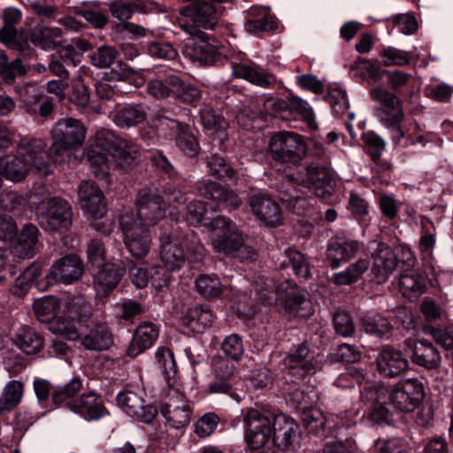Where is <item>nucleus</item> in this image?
I'll return each instance as SVG.
<instances>
[{
  "mask_svg": "<svg viewBox=\"0 0 453 453\" xmlns=\"http://www.w3.org/2000/svg\"><path fill=\"white\" fill-rule=\"evenodd\" d=\"M378 371L388 377L401 375L409 367V362L402 351L392 347H384L377 356Z\"/></svg>",
  "mask_w": 453,
  "mask_h": 453,
  "instance_id": "obj_26",
  "label": "nucleus"
},
{
  "mask_svg": "<svg viewBox=\"0 0 453 453\" xmlns=\"http://www.w3.org/2000/svg\"><path fill=\"white\" fill-rule=\"evenodd\" d=\"M123 269L117 264L107 263L97 268L95 273V288L97 295L104 296L119 282Z\"/></svg>",
  "mask_w": 453,
  "mask_h": 453,
  "instance_id": "obj_32",
  "label": "nucleus"
},
{
  "mask_svg": "<svg viewBox=\"0 0 453 453\" xmlns=\"http://www.w3.org/2000/svg\"><path fill=\"white\" fill-rule=\"evenodd\" d=\"M161 413L173 429L181 431L190 423L191 409L185 396L172 388L161 404Z\"/></svg>",
  "mask_w": 453,
  "mask_h": 453,
  "instance_id": "obj_13",
  "label": "nucleus"
},
{
  "mask_svg": "<svg viewBox=\"0 0 453 453\" xmlns=\"http://www.w3.org/2000/svg\"><path fill=\"white\" fill-rule=\"evenodd\" d=\"M301 417L309 433L319 434L320 432L324 431L326 419L320 410L317 408L304 409Z\"/></svg>",
  "mask_w": 453,
  "mask_h": 453,
  "instance_id": "obj_54",
  "label": "nucleus"
},
{
  "mask_svg": "<svg viewBox=\"0 0 453 453\" xmlns=\"http://www.w3.org/2000/svg\"><path fill=\"white\" fill-rule=\"evenodd\" d=\"M39 230L34 225H26L20 232L16 247L19 256L32 257L38 249Z\"/></svg>",
  "mask_w": 453,
  "mask_h": 453,
  "instance_id": "obj_45",
  "label": "nucleus"
},
{
  "mask_svg": "<svg viewBox=\"0 0 453 453\" xmlns=\"http://www.w3.org/2000/svg\"><path fill=\"white\" fill-rule=\"evenodd\" d=\"M213 321L211 311L204 306L199 305L190 308L185 317L187 326L196 333H203L211 326Z\"/></svg>",
  "mask_w": 453,
  "mask_h": 453,
  "instance_id": "obj_40",
  "label": "nucleus"
},
{
  "mask_svg": "<svg viewBox=\"0 0 453 453\" xmlns=\"http://www.w3.org/2000/svg\"><path fill=\"white\" fill-rule=\"evenodd\" d=\"M221 348L227 359L238 361L243 354V345L241 338L237 334H231L225 338Z\"/></svg>",
  "mask_w": 453,
  "mask_h": 453,
  "instance_id": "obj_61",
  "label": "nucleus"
},
{
  "mask_svg": "<svg viewBox=\"0 0 453 453\" xmlns=\"http://www.w3.org/2000/svg\"><path fill=\"white\" fill-rule=\"evenodd\" d=\"M286 257L296 276L305 280L311 277L310 269L304 256L296 250H288Z\"/></svg>",
  "mask_w": 453,
  "mask_h": 453,
  "instance_id": "obj_60",
  "label": "nucleus"
},
{
  "mask_svg": "<svg viewBox=\"0 0 453 453\" xmlns=\"http://www.w3.org/2000/svg\"><path fill=\"white\" fill-rule=\"evenodd\" d=\"M360 245L353 240L334 242L326 250V260L331 268H338L342 262L349 260L356 256Z\"/></svg>",
  "mask_w": 453,
  "mask_h": 453,
  "instance_id": "obj_34",
  "label": "nucleus"
},
{
  "mask_svg": "<svg viewBox=\"0 0 453 453\" xmlns=\"http://www.w3.org/2000/svg\"><path fill=\"white\" fill-rule=\"evenodd\" d=\"M334 326L336 334L343 336H351L355 326L349 314L344 311H338L334 316Z\"/></svg>",
  "mask_w": 453,
  "mask_h": 453,
  "instance_id": "obj_62",
  "label": "nucleus"
},
{
  "mask_svg": "<svg viewBox=\"0 0 453 453\" xmlns=\"http://www.w3.org/2000/svg\"><path fill=\"white\" fill-rule=\"evenodd\" d=\"M86 132L85 126L79 119H60L51 129V137L78 150L83 145Z\"/></svg>",
  "mask_w": 453,
  "mask_h": 453,
  "instance_id": "obj_20",
  "label": "nucleus"
},
{
  "mask_svg": "<svg viewBox=\"0 0 453 453\" xmlns=\"http://www.w3.org/2000/svg\"><path fill=\"white\" fill-rule=\"evenodd\" d=\"M117 403L121 410L135 420L150 423L157 415V409L146 403L142 395L127 390L117 395Z\"/></svg>",
  "mask_w": 453,
  "mask_h": 453,
  "instance_id": "obj_18",
  "label": "nucleus"
},
{
  "mask_svg": "<svg viewBox=\"0 0 453 453\" xmlns=\"http://www.w3.org/2000/svg\"><path fill=\"white\" fill-rule=\"evenodd\" d=\"M180 250H184L185 259L188 263H200L205 256V249L197 234L189 230L179 236Z\"/></svg>",
  "mask_w": 453,
  "mask_h": 453,
  "instance_id": "obj_38",
  "label": "nucleus"
},
{
  "mask_svg": "<svg viewBox=\"0 0 453 453\" xmlns=\"http://www.w3.org/2000/svg\"><path fill=\"white\" fill-rule=\"evenodd\" d=\"M30 170L40 175H48L50 172L42 140L22 138L16 154L0 156V175L8 180L19 182Z\"/></svg>",
  "mask_w": 453,
  "mask_h": 453,
  "instance_id": "obj_2",
  "label": "nucleus"
},
{
  "mask_svg": "<svg viewBox=\"0 0 453 453\" xmlns=\"http://www.w3.org/2000/svg\"><path fill=\"white\" fill-rule=\"evenodd\" d=\"M160 258L168 270H180L185 264L184 250H180L175 233L164 234L159 238Z\"/></svg>",
  "mask_w": 453,
  "mask_h": 453,
  "instance_id": "obj_25",
  "label": "nucleus"
},
{
  "mask_svg": "<svg viewBox=\"0 0 453 453\" xmlns=\"http://www.w3.org/2000/svg\"><path fill=\"white\" fill-rule=\"evenodd\" d=\"M264 285L265 288L259 290L258 295L265 304L277 301L290 317L304 318L311 313L309 303L291 280L280 283L276 291L271 280H266Z\"/></svg>",
  "mask_w": 453,
  "mask_h": 453,
  "instance_id": "obj_4",
  "label": "nucleus"
},
{
  "mask_svg": "<svg viewBox=\"0 0 453 453\" xmlns=\"http://www.w3.org/2000/svg\"><path fill=\"white\" fill-rule=\"evenodd\" d=\"M136 211H126L123 214H133L137 222L145 226L157 225L165 216V204L156 193L140 192L135 202Z\"/></svg>",
  "mask_w": 453,
  "mask_h": 453,
  "instance_id": "obj_12",
  "label": "nucleus"
},
{
  "mask_svg": "<svg viewBox=\"0 0 453 453\" xmlns=\"http://www.w3.org/2000/svg\"><path fill=\"white\" fill-rule=\"evenodd\" d=\"M41 96V93H37L35 87H29L27 89V96L24 99L25 107L27 112L30 115H35L39 111L42 117L46 118L52 112L53 104L50 100H44L37 109L36 102L40 101Z\"/></svg>",
  "mask_w": 453,
  "mask_h": 453,
  "instance_id": "obj_49",
  "label": "nucleus"
},
{
  "mask_svg": "<svg viewBox=\"0 0 453 453\" xmlns=\"http://www.w3.org/2000/svg\"><path fill=\"white\" fill-rule=\"evenodd\" d=\"M14 344L27 354H35L43 346L42 335L28 327H21L13 338Z\"/></svg>",
  "mask_w": 453,
  "mask_h": 453,
  "instance_id": "obj_39",
  "label": "nucleus"
},
{
  "mask_svg": "<svg viewBox=\"0 0 453 453\" xmlns=\"http://www.w3.org/2000/svg\"><path fill=\"white\" fill-rule=\"evenodd\" d=\"M423 398L421 382L418 379H409L388 387L387 403L401 411L410 412L419 405Z\"/></svg>",
  "mask_w": 453,
  "mask_h": 453,
  "instance_id": "obj_7",
  "label": "nucleus"
},
{
  "mask_svg": "<svg viewBox=\"0 0 453 453\" xmlns=\"http://www.w3.org/2000/svg\"><path fill=\"white\" fill-rule=\"evenodd\" d=\"M233 74L262 88H268L273 81V77L257 65L233 64Z\"/></svg>",
  "mask_w": 453,
  "mask_h": 453,
  "instance_id": "obj_37",
  "label": "nucleus"
},
{
  "mask_svg": "<svg viewBox=\"0 0 453 453\" xmlns=\"http://www.w3.org/2000/svg\"><path fill=\"white\" fill-rule=\"evenodd\" d=\"M27 43L48 50L57 47L61 42V30L39 25L34 27L26 36Z\"/></svg>",
  "mask_w": 453,
  "mask_h": 453,
  "instance_id": "obj_33",
  "label": "nucleus"
},
{
  "mask_svg": "<svg viewBox=\"0 0 453 453\" xmlns=\"http://www.w3.org/2000/svg\"><path fill=\"white\" fill-rule=\"evenodd\" d=\"M236 371L234 361L219 358L213 368L215 380L210 385V392L227 394L237 403L245 396L243 391L234 392L232 380Z\"/></svg>",
  "mask_w": 453,
  "mask_h": 453,
  "instance_id": "obj_19",
  "label": "nucleus"
},
{
  "mask_svg": "<svg viewBox=\"0 0 453 453\" xmlns=\"http://www.w3.org/2000/svg\"><path fill=\"white\" fill-rule=\"evenodd\" d=\"M113 135L102 130L96 134L95 142L88 153V159L93 173L100 179L105 178L110 171L109 151L112 146Z\"/></svg>",
  "mask_w": 453,
  "mask_h": 453,
  "instance_id": "obj_17",
  "label": "nucleus"
},
{
  "mask_svg": "<svg viewBox=\"0 0 453 453\" xmlns=\"http://www.w3.org/2000/svg\"><path fill=\"white\" fill-rule=\"evenodd\" d=\"M397 260L394 251L385 244L380 245L371 269L372 280L377 284L385 283L395 270Z\"/></svg>",
  "mask_w": 453,
  "mask_h": 453,
  "instance_id": "obj_29",
  "label": "nucleus"
},
{
  "mask_svg": "<svg viewBox=\"0 0 453 453\" xmlns=\"http://www.w3.org/2000/svg\"><path fill=\"white\" fill-rule=\"evenodd\" d=\"M219 422V418L214 413H207L203 415L196 423V433L199 437H207L211 435L216 429Z\"/></svg>",
  "mask_w": 453,
  "mask_h": 453,
  "instance_id": "obj_64",
  "label": "nucleus"
},
{
  "mask_svg": "<svg viewBox=\"0 0 453 453\" xmlns=\"http://www.w3.org/2000/svg\"><path fill=\"white\" fill-rule=\"evenodd\" d=\"M82 388V382L79 378H73L66 385L54 388L52 391V400L55 404L65 403L68 407V402L76 400L78 393Z\"/></svg>",
  "mask_w": 453,
  "mask_h": 453,
  "instance_id": "obj_53",
  "label": "nucleus"
},
{
  "mask_svg": "<svg viewBox=\"0 0 453 453\" xmlns=\"http://www.w3.org/2000/svg\"><path fill=\"white\" fill-rule=\"evenodd\" d=\"M39 210L42 213V225L48 231L67 229L73 219L71 205L59 196L43 199Z\"/></svg>",
  "mask_w": 453,
  "mask_h": 453,
  "instance_id": "obj_9",
  "label": "nucleus"
},
{
  "mask_svg": "<svg viewBox=\"0 0 453 453\" xmlns=\"http://www.w3.org/2000/svg\"><path fill=\"white\" fill-rule=\"evenodd\" d=\"M26 73L22 61L19 58L8 62L4 50H0V76L5 80H12L17 75H23Z\"/></svg>",
  "mask_w": 453,
  "mask_h": 453,
  "instance_id": "obj_59",
  "label": "nucleus"
},
{
  "mask_svg": "<svg viewBox=\"0 0 453 453\" xmlns=\"http://www.w3.org/2000/svg\"><path fill=\"white\" fill-rule=\"evenodd\" d=\"M174 88L173 96L187 103H193L202 96L201 90L191 83L184 81L180 76L170 81Z\"/></svg>",
  "mask_w": 453,
  "mask_h": 453,
  "instance_id": "obj_51",
  "label": "nucleus"
},
{
  "mask_svg": "<svg viewBox=\"0 0 453 453\" xmlns=\"http://www.w3.org/2000/svg\"><path fill=\"white\" fill-rule=\"evenodd\" d=\"M370 262L361 258L350 264L345 270L333 275V282L338 286L350 285L357 282L369 269Z\"/></svg>",
  "mask_w": 453,
  "mask_h": 453,
  "instance_id": "obj_41",
  "label": "nucleus"
},
{
  "mask_svg": "<svg viewBox=\"0 0 453 453\" xmlns=\"http://www.w3.org/2000/svg\"><path fill=\"white\" fill-rule=\"evenodd\" d=\"M156 359L168 386L173 388L176 383L177 365L173 352L169 349L159 348L156 352Z\"/></svg>",
  "mask_w": 453,
  "mask_h": 453,
  "instance_id": "obj_43",
  "label": "nucleus"
},
{
  "mask_svg": "<svg viewBox=\"0 0 453 453\" xmlns=\"http://www.w3.org/2000/svg\"><path fill=\"white\" fill-rule=\"evenodd\" d=\"M245 441L250 449H269L273 445L271 420L257 410H249L243 418Z\"/></svg>",
  "mask_w": 453,
  "mask_h": 453,
  "instance_id": "obj_8",
  "label": "nucleus"
},
{
  "mask_svg": "<svg viewBox=\"0 0 453 453\" xmlns=\"http://www.w3.org/2000/svg\"><path fill=\"white\" fill-rule=\"evenodd\" d=\"M33 306L38 320L42 323H49L56 319L59 303L55 296H48L36 300Z\"/></svg>",
  "mask_w": 453,
  "mask_h": 453,
  "instance_id": "obj_48",
  "label": "nucleus"
},
{
  "mask_svg": "<svg viewBox=\"0 0 453 453\" xmlns=\"http://www.w3.org/2000/svg\"><path fill=\"white\" fill-rule=\"evenodd\" d=\"M111 157L118 167L129 169L137 165L139 149L132 142L119 140L112 147Z\"/></svg>",
  "mask_w": 453,
  "mask_h": 453,
  "instance_id": "obj_35",
  "label": "nucleus"
},
{
  "mask_svg": "<svg viewBox=\"0 0 453 453\" xmlns=\"http://www.w3.org/2000/svg\"><path fill=\"white\" fill-rule=\"evenodd\" d=\"M249 204L254 215L265 226L275 227L282 223V211L276 201L267 195L254 194Z\"/></svg>",
  "mask_w": 453,
  "mask_h": 453,
  "instance_id": "obj_21",
  "label": "nucleus"
},
{
  "mask_svg": "<svg viewBox=\"0 0 453 453\" xmlns=\"http://www.w3.org/2000/svg\"><path fill=\"white\" fill-rule=\"evenodd\" d=\"M158 326L150 321L139 325L127 350L131 357H135L150 348L158 337Z\"/></svg>",
  "mask_w": 453,
  "mask_h": 453,
  "instance_id": "obj_31",
  "label": "nucleus"
},
{
  "mask_svg": "<svg viewBox=\"0 0 453 453\" xmlns=\"http://www.w3.org/2000/svg\"><path fill=\"white\" fill-rule=\"evenodd\" d=\"M68 409L86 420H96L108 414L102 399L94 392L81 395L68 402Z\"/></svg>",
  "mask_w": 453,
  "mask_h": 453,
  "instance_id": "obj_24",
  "label": "nucleus"
},
{
  "mask_svg": "<svg viewBox=\"0 0 453 453\" xmlns=\"http://www.w3.org/2000/svg\"><path fill=\"white\" fill-rule=\"evenodd\" d=\"M283 363L294 374L303 377L321 369L322 357L301 344L285 357Z\"/></svg>",
  "mask_w": 453,
  "mask_h": 453,
  "instance_id": "obj_15",
  "label": "nucleus"
},
{
  "mask_svg": "<svg viewBox=\"0 0 453 453\" xmlns=\"http://www.w3.org/2000/svg\"><path fill=\"white\" fill-rule=\"evenodd\" d=\"M177 79L176 74H168L164 78L150 80L147 84V92L157 99H163L173 96L174 88L170 81Z\"/></svg>",
  "mask_w": 453,
  "mask_h": 453,
  "instance_id": "obj_52",
  "label": "nucleus"
},
{
  "mask_svg": "<svg viewBox=\"0 0 453 453\" xmlns=\"http://www.w3.org/2000/svg\"><path fill=\"white\" fill-rule=\"evenodd\" d=\"M379 55L382 60V65L385 66L406 65L411 58L410 52L393 47L383 49Z\"/></svg>",
  "mask_w": 453,
  "mask_h": 453,
  "instance_id": "obj_56",
  "label": "nucleus"
},
{
  "mask_svg": "<svg viewBox=\"0 0 453 453\" xmlns=\"http://www.w3.org/2000/svg\"><path fill=\"white\" fill-rule=\"evenodd\" d=\"M403 295L410 299L417 298L426 288L424 278L414 271L401 274L399 281Z\"/></svg>",
  "mask_w": 453,
  "mask_h": 453,
  "instance_id": "obj_44",
  "label": "nucleus"
},
{
  "mask_svg": "<svg viewBox=\"0 0 453 453\" xmlns=\"http://www.w3.org/2000/svg\"><path fill=\"white\" fill-rule=\"evenodd\" d=\"M303 147V139L299 134L287 131L273 134L269 142L272 158L280 163H297L301 159Z\"/></svg>",
  "mask_w": 453,
  "mask_h": 453,
  "instance_id": "obj_10",
  "label": "nucleus"
},
{
  "mask_svg": "<svg viewBox=\"0 0 453 453\" xmlns=\"http://www.w3.org/2000/svg\"><path fill=\"white\" fill-rule=\"evenodd\" d=\"M119 227L123 242L130 255L137 259L145 257L151 249L149 227L137 222L133 214H121Z\"/></svg>",
  "mask_w": 453,
  "mask_h": 453,
  "instance_id": "obj_6",
  "label": "nucleus"
},
{
  "mask_svg": "<svg viewBox=\"0 0 453 453\" xmlns=\"http://www.w3.org/2000/svg\"><path fill=\"white\" fill-rule=\"evenodd\" d=\"M145 119L146 111L142 104H127L112 112L113 122L122 128L136 126L143 122Z\"/></svg>",
  "mask_w": 453,
  "mask_h": 453,
  "instance_id": "obj_36",
  "label": "nucleus"
},
{
  "mask_svg": "<svg viewBox=\"0 0 453 453\" xmlns=\"http://www.w3.org/2000/svg\"><path fill=\"white\" fill-rule=\"evenodd\" d=\"M273 445L280 450H286L295 442H298L299 428L293 418L280 414L271 422Z\"/></svg>",
  "mask_w": 453,
  "mask_h": 453,
  "instance_id": "obj_22",
  "label": "nucleus"
},
{
  "mask_svg": "<svg viewBox=\"0 0 453 453\" xmlns=\"http://www.w3.org/2000/svg\"><path fill=\"white\" fill-rule=\"evenodd\" d=\"M198 293L205 297H216L221 294L226 286L212 274H203L196 280Z\"/></svg>",
  "mask_w": 453,
  "mask_h": 453,
  "instance_id": "obj_50",
  "label": "nucleus"
},
{
  "mask_svg": "<svg viewBox=\"0 0 453 453\" xmlns=\"http://www.w3.org/2000/svg\"><path fill=\"white\" fill-rule=\"evenodd\" d=\"M118 50L110 45H102L90 54L91 64L97 68H108L117 59Z\"/></svg>",
  "mask_w": 453,
  "mask_h": 453,
  "instance_id": "obj_55",
  "label": "nucleus"
},
{
  "mask_svg": "<svg viewBox=\"0 0 453 453\" xmlns=\"http://www.w3.org/2000/svg\"><path fill=\"white\" fill-rule=\"evenodd\" d=\"M370 96L378 104L377 117L380 124L388 130L391 141L399 143L405 135L402 127L404 119L402 100L381 87L371 88Z\"/></svg>",
  "mask_w": 453,
  "mask_h": 453,
  "instance_id": "obj_3",
  "label": "nucleus"
},
{
  "mask_svg": "<svg viewBox=\"0 0 453 453\" xmlns=\"http://www.w3.org/2000/svg\"><path fill=\"white\" fill-rule=\"evenodd\" d=\"M83 274V265L76 255H68L56 260L45 276L47 285L72 284Z\"/></svg>",
  "mask_w": 453,
  "mask_h": 453,
  "instance_id": "obj_16",
  "label": "nucleus"
},
{
  "mask_svg": "<svg viewBox=\"0 0 453 453\" xmlns=\"http://www.w3.org/2000/svg\"><path fill=\"white\" fill-rule=\"evenodd\" d=\"M207 167L210 173L217 178H232L234 173L224 157L218 154L207 157Z\"/></svg>",
  "mask_w": 453,
  "mask_h": 453,
  "instance_id": "obj_58",
  "label": "nucleus"
},
{
  "mask_svg": "<svg viewBox=\"0 0 453 453\" xmlns=\"http://www.w3.org/2000/svg\"><path fill=\"white\" fill-rule=\"evenodd\" d=\"M176 144L187 156L192 157L198 154L200 147L189 126L176 123Z\"/></svg>",
  "mask_w": 453,
  "mask_h": 453,
  "instance_id": "obj_42",
  "label": "nucleus"
},
{
  "mask_svg": "<svg viewBox=\"0 0 453 453\" xmlns=\"http://www.w3.org/2000/svg\"><path fill=\"white\" fill-rule=\"evenodd\" d=\"M53 142L49 149L48 154L44 151L45 157L48 161V165H50V161L55 163H64L65 161H70L71 157L73 155L77 150L73 147H68L63 142H59L58 140L52 139Z\"/></svg>",
  "mask_w": 453,
  "mask_h": 453,
  "instance_id": "obj_57",
  "label": "nucleus"
},
{
  "mask_svg": "<svg viewBox=\"0 0 453 453\" xmlns=\"http://www.w3.org/2000/svg\"><path fill=\"white\" fill-rule=\"evenodd\" d=\"M89 309L80 299L65 303L63 315L57 317L50 326V331L68 341L81 338V327L88 326Z\"/></svg>",
  "mask_w": 453,
  "mask_h": 453,
  "instance_id": "obj_5",
  "label": "nucleus"
},
{
  "mask_svg": "<svg viewBox=\"0 0 453 453\" xmlns=\"http://www.w3.org/2000/svg\"><path fill=\"white\" fill-rule=\"evenodd\" d=\"M197 191L200 196L217 202L226 210L238 208L242 204V200L234 191L211 180L199 182Z\"/></svg>",
  "mask_w": 453,
  "mask_h": 453,
  "instance_id": "obj_28",
  "label": "nucleus"
},
{
  "mask_svg": "<svg viewBox=\"0 0 453 453\" xmlns=\"http://www.w3.org/2000/svg\"><path fill=\"white\" fill-rule=\"evenodd\" d=\"M23 395V384L19 380H11L5 384L0 397V415L16 407Z\"/></svg>",
  "mask_w": 453,
  "mask_h": 453,
  "instance_id": "obj_46",
  "label": "nucleus"
},
{
  "mask_svg": "<svg viewBox=\"0 0 453 453\" xmlns=\"http://www.w3.org/2000/svg\"><path fill=\"white\" fill-rule=\"evenodd\" d=\"M405 343L411 352V360L414 364L426 369H434L439 366L441 355L431 342L426 340L409 339Z\"/></svg>",
  "mask_w": 453,
  "mask_h": 453,
  "instance_id": "obj_27",
  "label": "nucleus"
},
{
  "mask_svg": "<svg viewBox=\"0 0 453 453\" xmlns=\"http://www.w3.org/2000/svg\"><path fill=\"white\" fill-rule=\"evenodd\" d=\"M361 326L366 334L378 338L388 337L392 331L388 320L380 316H365L361 319Z\"/></svg>",
  "mask_w": 453,
  "mask_h": 453,
  "instance_id": "obj_47",
  "label": "nucleus"
},
{
  "mask_svg": "<svg viewBox=\"0 0 453 453\" xmlns=\"http://www.w3.org/2000/svg\"><path fill=\"white\" fill-rule=\"evenodd\" d=\"M299 181L293 174L284 175L279 188V199L288 207L303 211L312 205L313 199L304 196V194L297 188Z\"/></svg>",
  "mask_w": 453,
  "mask_h": 453,
  "instance_id": "obj_23",
  "label": "nucleus"
},
{
  "mask_svg": "<svg viewBox=\"0 0 453 453\" xmlns=\"http://www.w3.org/2000/svg\"><path fill=\"white\" fill-rule=\"evenodd\" d=\"M207 213V205L204 202L193 200L186 206L185 219L192 226H196L202 223L207 226L209 238L216 252H235L240 260H248L254 257L255 253L250 247L244 245L242 233L231 219L225 216H218L206 224Z\"/></svg>",
  "mask_w": 453,
  "mask_h": 453,
  "instance_id": "obj_1",
  "label": "nucleus"
},
{
  "mask_svg": "<svg viewBox=\"0 0 453 453\" xmlns=\"http://www.w3.org/2000/svg\"><path fill=\"white\" fill-rule=\"evenodd\" d=\"M200 119L204 128L208 130L223 129L226 126L224 119L215 115L212 108L209 105H204L200 110Z\"/></svg>",
  "mask_w": 453,
  "mask_h": 453,
  "instance_id": "obj_63",
  "label": "nucleus"
},
{
  "mask_svg": "<svg viewBox=\"0 0 453 453\" xmlns=\"http://www.w3.org/2000/svg\"><path fill=\"white\" fill-rule=\"evenodd\" d=\"M88 332L81 334L80 343L89 350L101 351L107 349L112 343L111 334L106 326L94 323L88 319Z\"/></svg>",
  "mask_w": 453,
  "mask_h": 453,
  "instance_id": "obj_30",
  "label": "nucleus"
},
{
  "mask_svg": "<svg viewBox=\"0 0 453 453\" xmlns=\"http://www.w3.org/2000/svg\"><path fill=\"white\" fill-rule=\"evenodd\" d=\"M301 182L316 196L331 202L335 189L333 175L329 169L319 164H311L305 167V176Z\"/></svg>",
  "mask_w": 453,
  "mask_h": 453,
  "instance_id": "obj_14",
  "label": "nucleus"
},
{
  "mask_svg": "<svg viewBox=\"0 0 453 453\" xmlns=\"http://www.w3.org/2000/svg\"><path fill=\"white\" fill-rule=\"evenodd\" d=\"M357 382L359 385V392L362 401L365 403H371L372 406L378 403H387L388 387L378 384L373 381H366L362 385L365 380V375L360 369L351 367L348 372L341 374L335 384L340 388H352L354 384H345L344 382L349 380Z\"/></svg>",
  "mask_w": 453,
  "mask_h": 453,
  "instance_id": "obj_11",
  "label": "nucleus"
}]
</instances>
